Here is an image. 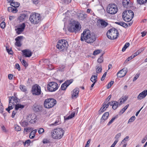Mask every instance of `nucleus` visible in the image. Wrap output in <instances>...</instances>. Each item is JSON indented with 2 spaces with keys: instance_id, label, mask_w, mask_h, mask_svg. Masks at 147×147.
Wrapping results in <instances>:
<instances>
[{
  "instance_id": "f257e3e1",
  "label": "nucleus",
  "mask_w": 147,
  "mask_h": 147,
  "mask_svg": "<svg viewBox=\"0 0 147 147\" xmlns=\"http://www.w3.org/2000/svg\"><path fill=\"white\" fill-rule=\"evenodd\" d=\"M96 40L95 34L91 32L88 29L84 30L81 34L80 40L82 41H85L88 43L93 42Z\"/></svg>"
},
{
  "instance_id": "f03ea898",
  "label": "nucleus",
  "mask_w": 147,
  "mask_h": 147,
  "mask_svg": "<svg viewBox=\"0 0 147 147\" xmlns=\"http://www.w3.org/2000/svg\"><path fill=\"white\" fill-rule=\"evenodd\" d=\"M80 23L77 21L75 20L70 23L68 27L69 31L70 32H76L79 31L81 28L79 27Z\"/></svg>"
},
{
  "instance_id": "7ed1b4c3",
  "label": "nucleus",
  "mask_w": 147,
  "mask_h": 147,
  "mask_svg": "<svg viewBox=\"0 0 147 147\" xmlns=\"http://www.w3.org/2000/svg\"><path fill=\"white\" fill-rule=\"evenodd\" d=\"M107 36L109 39L114 40L117 38L119 35L118 30L115 28H111L107 32Z\"/></svg>"
},
{
  "instance_id": "20e7f679",
  "label": "nucleus",
  "mask_w": 147,
  "mask_h": 147,
  "mask_svg": "<svg viewBox=\"0 0 147 147\" xmlns=\"http://www.w3.org/2000/svg\"><path fill=\"white\" fill-rule=\"evenodd\" d=\"M41 20L40 15L34 12L31 13L29 18V20L32 24H38Z\"/></svg>"
},
{
  "instance_id": "39448f33",
  "label": "nucleus",
  "mask_w": 147,
  "mask_h": 147,
  "mask_svg": "<svg viewBox=\"0 0 147 147\" xmlns=\"http://www.w3.org/2000/svg\"><path fill=\"white\" fill-rule=\"evenodd\" d=\"M65 131L61 128L55 129L51 132L52 137L56 139H60L63 136Z\"/></svg>"
},
{
  "instance_id": "423d86ee",
  "label": "nucleus",
  "mask_w": 147,
  "mask_h": 147,
  "mask_svg": "<svg viewBox=\"0 0 147 147\" xmlns=\"http://www.w3.org/2000/svg\"><path fill=\"white\" fill-rule=\"evenodd\" d=\"M134 13L131 10L124 11L122 14V18L123 20L127 22H130L133 18Z\"/></svg>"
},
{
  "instance_id": "0eeeda50",
  "label": "nucleus",
  "mask_w": 147,
  "mask_h": 147,
  "mask_svg": "<svg viewBox=\"0 0 147 147\" xmlns=\"http://www.w3.org/2000/svg\"><path fill=\"white\" fill-rule=\"evenodd\" d=\"M68 45V43L65 40H61L57 42L56 47L60 51H64L67 50Z\"/></svg>"
},
{
  "instance_id": "6e6552de",
  "label": "nucleus",
  "mask_w": 147,
  "mask_h": 147,
  "mask_svg": "<svg viewBox=\"0 0 147 147\" xmlns=\"http://www.w3.org/2000/svg\"><path fill=\"white\" fill-rule=\"evenodd\" d=\"M57 103L56 100L53 98H47L44 102V107L46 108L49 109L53 107Z\"/></svg>"
},
{
  "instance_id": "1a4fd4ad",
  "label": "nucleus",
  "mask_w": 147,
  "mask_h": 147,
  "mask_svg": "<svg viewBox=\"0 0 147 147\" xmlns=\"http://www.w3.org/2000/svg\"><path fill=\"white\" fill-rule=\"evenodd\" d=\"M111 97V95H109L105 99V101L102 104V107L100 108V110L99 114H101L102 113L104 112L107 109L109 106V104H110L111 103V102L108 101L110 100Z\"/></svg>"
},
{
  "instance_id": "9d476101",
  "label": "nucleus",
  "mask_w": 147,
  "mask_h": 147,
  "mask_svg": "<svg viewBox=\"0 0 147 147\" xmlns=\"http://www.w3.org/2000/svg\"><path fill=\"white\" fill-rule=\"evenodd\" d=\"M58 84L55 82H50L47 84L48 90L50 92L55 91L58 89Z\"/></svg>"
},
{
  "instance_id": "9b49d317",
  "label": "nucleus",
  "mask_w": 147,
  "mask_h": 147,
  "mask_svg": "<svg viewBox=\"0 0 147 147\" xmlns=\"http://www.w3.org/2000/svg\"><path fill=\"white\" fill-rule=\"evenodd\" d=\"M108 12L111 14H115L118 11V9L117 5L115 4L109 5L107 7Z\"/></svg>"
},
{
  "instance_id": "f8f14e48",
  "label": "nucleus",
  "mask_w": 147,
  "mask_h": 147,
  "mask_svg": "<svg viewBox=\"0 0 147 147\" xmlns=\"http://www.w3.org/2000/svg\"><path fill=\"white\" fill-rule=\"evenodd\" d=\"M32 92L34 95H40L41 92L40 87L38 84L34 85L32 88Z\"/></svg>"
},
{
  "instance_id": "ddd939ff",
  "label": "nucleus",
  "mask_w": 147,
  "mask_h": 147,
  "mask_svg": "<svg viewBox=\"0 0 147 147\" xmlns=\"http://www.w3.org/2000/svg\"><path fill=\"white\" fill-rule=\"evenodd\" d=\"M127 72V68H124L120 71H119L117 74V75L118 78H121L124 77L125 75Z\"/></svg>"
},
{
  "instance_id": "4468645a",
  "label": "nucleus",
  "mask_w": 147,
  "mask_h": 147,
  "mask_svg": "<svg viewBox=\"0 0 147 147\" xmlns=\"http://www.w3.org/2000/svg\"><path fill=\"white\" fill-rule=\"evenodd\" d=\"M22 55L25 57H30L32 54V53L29 49H25L22 51Z\"/></svg>"
},
{
  "instance_id": "2eb2a0df",
  "label": "nucleus",
  "mask_w": 147,
  "mask_h": 147,
  "mask_svg": "<svg viewBox=\"0 0 147 147\" xmlns=\"http://www.w3.org/2000/svg\"><path fill=\"white\" fill-rule=\"evenodd\" d=\"M97 22L100 27L102 28H105L108 25V23L106 22L102 19L98 20Z\"/></svg>"
},
{
  "instance_id": "dca6fc26",
  "label": "nucleus",
  "mask_w": 147,
  "mask_h": 147,
  "mask_svg": "<svg viewBox=\"0 0 147 147\" xmlns=\"http://www.w3.org/2000/svg\"><path fill=\"white\" fill-rule=\"evenodd\" d=\"M79 92V88H76L73 90L72 92V98H76L78 96V94Z\"/></svg>"
},
{
  "instance_id": "f3484780",
  "label": "nucleus",
  "mask_w": 147,
  "mask_h": 147,
  "mask_svg": "<svg viewBox=\"0 0 147 147\" xmlns=\"http://www.w3.org/2000/svg\"><path fill=\"white\" fill-rule=\"evenodd\" d=\"M23 36H18L15 38L16 42L15 43V45L18 47H20L22 45V44L21 43V41L23 38Z\"/></svg>"
},
{
  "instance_id": "a211bd4d",
  "label": "nucleus",
  "mask_w": 147,
  "mask_h": 147,
  "mask_svg": "<svg viewBox=\"0 0 147 147\" xmlns=\"http://www.w3.org/2000/svg\"><path fill=\"white\" fill-rule=\"evenodd\" d=\"M147 95V90H145L140 93L137 97V99L139 100L144 98Z\"/></svg>"
},
{
  "instance_id": "6ab92c4d",
  "label": "nucleus",
  "mask_w": 147,
  "mask_h": 147,
  "mask_svg": "<svg viewBox=\"0 0 147 147\" xmlns=\"http://www.w3.org/2000/svg\"><path fill=\"white\" fill-rule=\"evenodd\" d=\"M129 0H123L122 2V5L123 7L126 8L131 7L130 4H129Z\"/></svg>"
},
{
  "instance_id": "aec40b11",
  "label": "nucleus",
  "mask_w": 147,
  "mask_h": 147,
  "mask_svg": "<svg viewBox=\"0 0 147 147\" xmlns=\"http://www.w3.org/2000/svg\"><path fill=\"white\" fill-rule=\"evenodd\" d=\"M33 109L35 112H38L42 110V108L40 105L34 104L33 105Z\"/></svg>"
},
{
  "instance_id": "412c9836",
  "label": "nucleus",
  "mask_w": 147,
  "mask_h": 147,
  "mask_svg": "<svg viewBox=\"0 0 147 147\" xmlns=\"http://www.w3.org/2000/svg\"><path fill=\"white\" fill-rule=\"evenodd\" d=\"M119 103L117 101H111V105L112 106V108L113 109L115 110L117 109L118 106H119Z\"/></svg>"
},
{
  "instance_id": "4be33fe9",
  "label": "nucleus",
  "mask_w": 147,
  "mask_h": 147,
  "mask_svg": "<svg viewBox=\"0 0 147 147\" xmlns=\"http://www.w3.org/2000/svg\"><path fill=\"white\" fill-rule=\"evenodd\" d=\"M128 96H127L125 95L124 96V97H121L119 100V101H120L119 105H121L123 103L125 102L127 100L128 98Z\"/></svg>"
},
{
  "instance_id": "5701e85b",
  "label": "nucleus",
  "mask_w": 147,
  "mask_h": 147,
  "mask_svg": "<svg viewBox=\"0 0 147 147\" xmlns=\"http://www.w3.org/2000/svg\"><path fill=\"white\" fill-rule=\"evenodd\" d=\"M115 23L116 24H117L125 28H127V27H128V24L123 22H115Z\"/></svg>"
},
{
  "instance_id": "b1692460",
  "label": "nucleus",
  "mask_w": 147,
  "mask_h": 147,
  "mask_svg": "<svg viewBox=\"0 0 147 147\" xmlns=\"http://www.w3.org/2000/svg\"><path fill=\"white\" fill-rule=\"evenodd\" d=\"M109 115V112H105L102 115L101 118V120H103L104 121L108 119Z\"/></svg>"
},
{
  "instance_id": "393cba45",
  "label": "nucleus",
  "mask_w": 147,
  "mask_h": 147,
  "mask_svg": "<svg viewBox=\"0 0 147 147\" xmlns=\"http://www.w3.org/2000/svg\"><path fill=\"white\" fill-rule=\"evenodd\" d=\"M36 132V129L32 131L29 134V138L30 139H33L35 136Z\"/></svg>"
},
{
  "instance_id": "a878e982",
  "label": "nucleus",
  "mask_w": 147,
  "mask_h": 147,
  "mask_svg": "<svg viewBox=\"0 0 147 147\" xmlns=\"http://www.w3.org/2000/svg\"><path fill=\"white\" fill-rule=\"evenodd\" d=\"M10 5L14 7H18L20 5V4L18 2H13L12 1L10 3Z\"/></svg>"
},
{
  "instance_id": "bb28decb",
  "label": "nucleus",
  "mask_w": 147,
  "mask_h": 147,
  "mask_svg": "<svg viewBox=\"0 0 147 147\" xmlns=\"http://www.w3.org/2000/svg\"><path fill=\"white\" fill-rule=\"evenodd\" d=\"M24 107V106L23 105L20 104H18L15 105V110H18L19 109H23Z\"/></svg>"
},
{
  "instance_id": "cd10ccee",
  "label": "nucleus",
  "mask_w": 147,
  "mask_h": 147,
  "mask_svg": "<svg viewBox=\"0 0 147 147\" xmlns=\"http://www.w3.org/2000/svg\"><path fill=\"white\" fill-rule=\"evenodd\" d=\"M20 123L21 125L23 127H25L28 126V123L26 120H22L20 122Z\"/></svg>"
},
{
  "instance_id": "c85d7f7f",
  "label": "nucleus",
  "mask_w": 147,
  "mask_h": 147,
  "mask_svg": "<svg viewBox=\"0 0 147 147\" xmlns=\"http://www.w3.org/2000/svg\"><path fill=\"white\" fill-rule=\"evenodd\" d=\"M13 105H14V102H11V98H10L9 103V104L8 107L7 108L10 110L12 109L13 108V107H12Z\"/></svg>"
},
{
  "instance_id": "c756f323",
  "label": "nucleus",
  "mask_w": 147,
  "mask_h": 147,
  "mask_svg": "<svg viewBox=\"0 0 147 147\" xmlns=\"http://www.w3.org/2000/svg\"><path fill=\"white\" fill-rule=\"evenodd\" d=\"M26 18V17L24 16L22 13L20 14V16L18 17V20H19L20 22H22Z\"/></svg>"
},
{
  "instance_id": "7c9ffc66",
  "label": "nucleus",
  "mask_w": 147,
  "mask_h": 147,
  "mask_svg": "<svg viewBox=\"0 0 147 147\" xmlns=\"http://www.w3.org/2000/svg\"><path fill=\"white\" fill-rule=\"evenodd\" d=\"M22 14L24 15L27 18H28L29 15L30 13V11L25 10L22 11Z\"/></svg>"
},
{
  "instance_id": "2f4dec72",
  "label": "nucleus",
  "mask_w": 147,
  "mask_h": 147,
  "mask_svg": "<svg viewBox=\"0 0 147 147\" xmlns=\"http://www.w3.org/2000/svg\"><path fill=\"white\" fill-rule=\"evenodd\" d=\"M11 98V102H14H14H18V98L17 97H14L13 96H12V97H9V98Z\"/></svg>"
},
{
  "instance_id": "473e14b6",
  "label": "nucleus",
  "mask_w": 147,
  "mask_h": 147,
  "mask_svg": "<svg viewBox=\"0 0 147 147\" xmlns=\"http://www.w3.org/2000/svg\"><path fill=\"white\" fill-rule=\"evenodd\" d=\"M129 42H126L123 47L122 51L123 52L129 46Z\"/></svg>"
},
{
  "instance_id": "72a5a7b5",
  "label": "nucleus",
  "mask_w": 147,
  "mask_h": 147,
  "mask_svg": "<svg viewBox=\"0 0 147 147\" xmlns=\"http://www.w3.org/2000/svg\"><path fill=\"white\" fill-rule=\"evenodd\" d=\"M15 30L16 31V33L18 34H20L23 32L24 30L20 28H18L16 29H15Z\"/></svg>"
},
{
  "instance_id": "f704fd0d",
  "label": "nucleus",
  "mask_w": 147,
  "mask_h": 147,
  "mask_svg": "<svg viewBox=\"0 0 147 147\" xmlns=\"http://www.w3.org/2000/svg\"><path fill=\"white\" fill-rule=\"evenodd\" d=\"M97 78V76L92 75L90 78V80L92 82H94L95 81L96 82L97 81L96 80Z\"/></svg>"
},
{
  "instance_id": "c9c22d12",
  "label": "nucleus",
  "mask_w": 147,
  "mask_h": 147,
  "mask_svg": "<svg viewBox=\"0 0 147 147\" xmlns=\"http://www.w3.org/2000/svg\"><path fill=\"white\" fill-rule=\"evenodd\" d=\"M73 81V80H67L64 82V83H65V84L67 86H68Z\"/></svg>"
},
{
  "instance_id": "e433bc0d",
  "label": "nucleus",
  "mask_w": 147,
  "mask_h": 147,
  "mask_svg": "<svg viewBox=\"0 0 147 147\" xmlns=\"http://www.w3.org/2000/svg\"><path fill=\"white\" fill-rule=\"evenodd\" d=\"M20 90L24 92H25L27 91V89L26 88L25 86L23 85H20Z\"/></svg>"
},
{
  "instance_id": "4c0bfd02",
  "label": "nucleus",
  "mask_w": 147,
  "mask_h": 147,
  "mask_svg": "<svg viewBox=\"0 0 147 147\" xmlns=\"http://www.w3.org/2000/svg\"><path fill=\"white\" fill-rule=\"evenodd\" d=\"M117 116H115L114 117H113L110 120V121L108 123L107 125L109 126L110 124H111L112 122L115 120V119L117 118Z\"/></svg>"
},
{
  "instance_id": "58836bf2",
  "label": "nucleus",
  "mask_w": 147,
  "mask_h": 147,
  "mask_svg": "<svg viewBox=\"0 0 147 147\" xmlns=\"http://www.w3.org/2000/svg\"><path fill=\"white\" fill-rule=\"evenodd\" d=\"M22 63L23 65H24L25 68L28 66V65L27 63L24 59H22Z\"/></svg>"
},
{
  "instance_id": "ea45409f",
  "label": "nucleus",
  "mask_w": 147,
  "mask_h": 147,
  "mask_svg": "<svg viewBox=\"0 0 147 147\" xmlns=\"http://www.w3.org/2000/svg\"><path fill=\"white\" fill-rule=\"evenodd\" d=\"M96 67H97V68H96V72L97 73H100V72H101L102 70V67L101 66L100 67H99V66H96Z\"/></svg>"
},
{
  "instance_id": "a19ab883",
  "label": "nucleus",
  "mask_w": 147,
  "mask_h": 147,
  "mask_svg": "<svg viewBox=\"0 0 147 147\" xmlns=\"http://www.w3.org/2000/svg\"><path fill=\"white\" fill-rule=\"evenodd\" d=\"M103 55H102L98 59L97 61L99 63H101L103 62Z\"/></svg>"
},
{
  "instance_id": "79ce46f5",
  "label": "nucleus",
  "mask_w": 147,
  "mask_h": 147,
  "mask_svg": "<svg viewBox=\"0 0 147 147\" xmlns=\"http://www.w3.org/2000/svg\"><path fill=\"white\" fill-rule=\"evenodd\" d=\"M67 87L65 84V83H64L62 84L61 88L62 90H65Z\"/></svg>"
},
{
  "instance_id": "37998d69",
  "label": "nucleus",
  "mask_w": 147,
  "mask_h": 147,
  "mask_svg": "<svg viewBox=\"0 0 147 147\" xmlns=\"http://www.w3.org/2000/svg\"><path fill=\"white\" fill-rule=\"evenodd\" d=\"M147 0H137L138 3L140 4H142L146 3Z\"/></svg>"
},
{
  "instance_id": "c03bdc74",
  "label": "nucleus",
  "mask_w": 147,
  "mask_h": 147,
  "mask_svg": "<svg viewBox=\"0 0 147 147\" xmlns=\"http://www.w3.org/2000/svg\"><path fill=\"white\" fill-rule=\"evenodd\" d=\"M6 51L9 54L11 55L13 54V51L11 49H9L8 47L7 46L6 47Z\"/></svg>"
},
{
  "instance_id": "a18cd8bd",
  "label": "nucleus",
  "mask_w": 147,
  "mask_h": 147,
  "mask_svg": "<svg viewBox=\"0 0 147 147\" xmlns=\"http://www.w3.org/2000/svg\"><path fill=\"white\" fill-rule=\"evenodd\" d=\"M31 141L30 140H28L25 141V142H23L24 145V146H25L26 144H27L28 146H29L30 145Z\"/></svg>"
},
{
  "instance_id": "49530a36",
  "label": "nucleus",
  "mask_w": 147,
  "mask_h": 147,
  "mask_svg": "<svg viewBox=\"0 0 147 147\" xmlns=\"http://www.w3.org/2000/svg\"><path fill=\"white\" fill-rule=\"evenodd\" d=\"M135 116H132L129 119L128 123H129V122H133L135 120Z\"/></svg>"
},
{
  "instance_id": "de8ad7c7",
  "label": "nucleus",
  "mask_w": 147,
  "mask_h": 147,
  "mask_svg": "<svg viewBox=\"0 0 147 147\" xmlns=\"http://www.w3.org/2000/svg\"><path fill=\"white\" fill-rule=\"evenodd\" d=\"M25 26L26 25L24 23H23L20 25V27L19 28L24 30L25 29Z\"/></svg>"
},
{
  "instance_id": "09e8293b",
  "label": "nucleus",
  "mask_w": 147,
  "mask_h": 147,
  "mask_svg": "<svg viewBox=\"0 0 147 147\" xmlns=\"http://www.w3.org/2000/svg\"><path fill=\"white\" fill-rule=\"evenodd\" d=\"M100 50L97 49L95 50L93 52V55H97L100 53Z\"/></svg>"
},
{
  "instance_id": "8fccbe9b",
  "label": "nucleus",
  "mask_w": 147,
  "mask_h": 147,
  "mask_svg": "<svg viewBox=\"0 0 147 147\" xmlns=\"http://www.w3.org/2000/svg\"><path fill=\"white\" fill-rule=\"evenodd\" d=\"M121 136V134L120 133H119L117 134L115 136V138L116 139L115 141L117 140V142L118 141V139Z\"/></svg>"
},
{
  "instance_id": "3c124183",
  "label": "nucleus",
  "mask_w": 147,
  "mask_h": 147,
  "mask_svg": "<svg viewBox=\"0 0 147 147\" xmlns=\"http://www.w3.org/2000/svg\"><path fill=\"white\" fill-rule=\"evenodd\" d=\"M15 129V130L17 131H20L21 130L20 127L18 125H16Z\"/></svg>"
},
{
  "instance_id": "603ef678",
  "label": "nucleus",
  "mask_w": 147,
  "mask_h": 147,
  "mask_svg": "<svg viewBox=\"0 0 147 147\" xmlns=\"http://www.w3.org/2000/svg\"><path fill=\"white\" fill-rule=\"evenodd\" d=\"M0 26L2 28H4L5 26V23L4 22H1L0 24Z\"/></svg>"
},
{
  "instance_id": "864d4df0",
  "label": "nucleus",
  "mask_w": 147,
  "mask_h": 147,
  "mask_svg": "<svg viewBox=\"0 0 147 147\" xmlns=\"http://www.w3.org/2000/svg\"><path fill=\"white\" fill-rule=\"evenodd\" d=\"M17 111V110H16L15 109L13 111L12 115L11 116V117L12 118H13L14 117L15 115L17 113V112L16 111Z\"/></svg>"
},
{
  "instance_id": "5fc2aeb1",
  "label": "nucleus",
  "mask_w": 147,
  "mask_h": 147,
  "mask_svg": "<svg viewBox=\"0 0 147 147\" xmlns=\"http://www.w3.org/2000/svg\"><path fill=\"white\" fill-rule=\"evenodd\" d=\"M12 11L11 12L13 13H16L18 11L17 7H14V8H13L12 7Z\"/></svg>"
},
{
  "instance_id": "6e6d98bb",
  "label": "nucleus",
  "mask_w": 147,
  "mask_h": 147,
  "mask_svg": "<svg viewBox=\"0 0 147 147\" xmlns=\"http://www.w3.org/2000/svg\"><path fill=\"white\" fill-rule=\"evenodd\" d=\"M139 75L138 74H136L134 77L133 79V81L134 82L139 77Z\"/></svg>"
},
{
  "instance_id": "4d7b16f0",
  "label": "nucleus",
  "mask_w": 147,
  "mask_h": 147,
  "mask_svg": "<svg viewBox=\"0 0 147 147\" xmlns=\"http://www.w3.org/2000/svg\"><path fill=\"white\" fill-rule=\"evenodd\" d=\"M144 49L143 48H141L138 50L136 52L138 54H140L142 51H144Z\"/></svg>"
},
{
  "instance_id": "13d9d810",
  "label": "nucleus",
  "mask_w": 147,
  "mask_h": 147,
  "mask_svg": "<svg viewBox=\"0 0 147 147\" xmlns=\"http://www.w3.org/2000/svg\"><path fill=\"white\" fill-rule=\"evenodd\" d=\"M16 68L18 71L20 70V68L19 65L18 63H16L15 65Z\"/></svg>"
},
{
  "instance_id": "bf43d9fd",
  "label": "nucleus",
  "mask_w": 147,
  "mask_h": 147,
  "mask_svg": "<svg viewBox=\"0 0 147 147\" xmlns=\"http://www.w3.org/2000/svg\"><path fill=\"white\" fill-rule=\"evenodd\" d=\"M125 111V110L124 109V108H123L119 112V114L120 115H121Z\"/></svg>"
},
{
  "instance_id": "052dcab7",
  "label": "nucleus",
  "mask_w": 147,
  "mask_h": 147,
  "mask_svg": "<svg viewBox=\"0 0 147 147\" xmlns=\"http://www.w3.org/2000/svg\"><path fill=\"white\" fill-rule=\"evenodd\" d=\"M33 3L36 5H37L39 2V0H32Z\"/></svg>"
},
{
  "instance_id": "680f3d73",
  "label": "nucleus",
  "mask_w": 147,
  "mask_h": 147,
  "mask_svg": "<svg viewBox=\"0 0 147 147\" xmlns=\"http://www.w3.org/2000/svg\"><path fill=\"white\" fill-rule=\"evenodd\" d=\"M71 1V0H64L63 2L66 4H68Z\"/></svg>"
},
{
  "instance_id": "e2e57ef3",
  "label": "nucleus",
  "mask_w": 147,
  "mask_h": 147,
  "mask_svg": "<svg viewBox=\"0 0 147 147\" xmlns=\"http://www.w3.org/2000/svg\"><path fill=\"white\" fill-rule=\"evenodd\" d=\"M44 129L42 128H40L39 130L38 131L39 134H40L44 132Z\"/></svg>"
},
{
  "instance_id": "0e129e2a",
  "label": "nucleus",
  "mask_w": 147,
  "mask_h": 147,
  "mask_svg": "<svg viewBox=\"0 0 147 147\" xmlns=\"http://www.w3.org/2000/svg\"><path fill=\"white\" fill-rule=\"evenodd\" d=\"M2 130L5 133H6L7 132V131L5 127L4 126H3L1 127Z\"/></svg>"
},
{
  "instance_id": "69168bd1",
  "label": "nucleus",
  "mask_w": 147,
  "mask_h": 147,
  "mask_svg": "<svg viewBox=\"0 0 147 147\" xmlns=\"http://www.w3.org/2000/svg\"><path fill=\"white\" fill-rule=\"evenodd\" d=\"M8 77L9 79L10 80H11L13 79V75L12 74H10L8 75Z\"/></svg>"
},
{
  "instance_id": "338daca9",
  "label": "nucleus",
  "mask_w": 147,
  "mask_h": 147,
  "mask_svg": "<svg viewBox=\"0 0 147 147\" xmlns=\"http://www.w3.org/2000/svg\"><path fill=\"white\" fill-rule=\"evenodd\" d=\"M59 121H56L54 123L51 124L53 126H55L58 124V122Z\"/></svg>"
},
{
  "instance_id": "774afa93",
  "label": "nucleus",
  "mask_w": 147,
  "mask_h": 147,
  "mask_svg": "<svg viewBox=\"0 0 147 147\" xmlns=\"http://www.w3.org/2000/svg\"><path fill=\"white\" fill-rule=\"evenodd\" d=\"M75 114V112H74L71 113V114L70 115V116L71 117V118H72L74 116Z\"/></svg>"
}]
</instances>
